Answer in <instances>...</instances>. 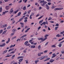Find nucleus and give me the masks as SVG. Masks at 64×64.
I'll return each instance as SVG.
<instances>
[{
  "mask_svg": "<svg viewBox=\"0 0 64 64\" xmlns=\"http://www.w3.org/2000/svg\"><path fill=\"white\" fill-rule=\"evenodd\" d=\"M2 7H1L0 8V12H2Z\"/></svg>",
  "mask_w": 64,
  "mask_h": 64,
  "instance_id": "e433bc0d",
  "label": "nucleus"
},
{
  "mask_svg": "<svg viewBox=\"0 0 64 64\" xmlns=\"http://www.w3.org/2000/svg\"><path fill=\"white\" fill-rule=\"evenodd\" d=\"M34 39H33V38H32L31 40H29L30 43H31V42H32V41H33V40Z\"/></svg>",
  "mask_w": 64,
  "mask_h": 64,
  "instance_id": "dca6fc26",
  "label": "nucleus"
},
{
  "mask_svg": "<svg viewBox=\"0 0 64 64\" xmlns=\"http://www.w3.org/2000/svg\"><path fill=\"white\" fill-rule=\"evenodd\" d=\"M10 28H11V26H9L7 28V29H9Z\"/></svg>",
  "mask_w": 64,
  "mask_h": 64,
  "instance_id": "cd10ccee",
  "label": "nucleus"
},
{
  "mask_svg": "<svg viewBox=\"0 0 64 64\" xmlns=\"http://www.w3.org/2000/svg\"><path fill=\"white\" fill-rule=\"evenodd\" d=\"M43 21V20H41L39 22V24H41V23H42V22Z\"/></svg>",
  "mask_w": 64,
  "mask_h": 64,
  "instance_id": "6ab92c4d",
  "label": "nucleus"
},
{
  "mask_svg": "<svg viewBox=\"0 0 64 64\" xmlns=\"http://www.w3.org/2000/svg\"><path fill=\"white\" fill-rule=\"evenodd\" d=\"M16 44H14L13 45H12L10 47V48H12L13 47H15V46Z\"/></svg>",
  "mask_w": 64,
  "mask_h": 64,
  "instance_id": "6e6552de",
  "label": "nucleus"
},
{
  "mask_svg": "<svg viewBox=\"0 0 64 64\" xmlns=\"http://www.w3.org/2000/svg\"><path fill=\"white\" fill-rule=\"evenodd\" d=\"M48 4L49 5H51V3L50 2H48Z\"/></svg>",
  "mask_w": 64,
  "mask_h": 64,
  "instance_id": "774afa93",
  "label": "nucleus"
},
{
  "mask_svg": "<svg viewBox=\"0 0 64 64\" xmlns=\"http://www.w3.org/2000/svg\"><path fill=\"white\" fill-rule=\"evenodd\" d=\"M46 9H47V10H49V6H48V4H46Z\"/></svg>",
  "mask_w": 64,
  "mask_h": 64,
  "instance_id": "1a4fd4ad",
  "label": "nucleus"
},
{
  "mask_svg": "<svg viewBox=\"0 0 64 64\" xmlns=\"http://www.w3.org/2000/svg\"><path fill=\"white\" fill-rule=\"evenodd\" d=\"M15 23V21L14 20H13L12 21V24H14V23Z\"/></svg>",
  "mask_w": 64,
  "mask_h": 64,
  "instance_id": "a18cd8bd",
  "label": "nucleus"
},
{
  "mask_svg": "<svg viewBox=\"0 0 64 64\" xmlns=\"http://www.w3.org/2000/svg\"><path fill=\"white\" fill-rule=\"evenodd\" d=\"M28 41H26V42H25L24 43V44L25 45H26L27 44V43H28Z\"/></svg>",
  "mask_w": 64,
  "mask_h": 64,
  "instance_id": "4be33fe9",
  "label": "nucleus"
},
{
  "mask_svg": "<svg viewBox=\"0 0 64 64\" xmlns=\"http://www.w3.org/2000/svg\"><path fill=\"white\" fill-rule=\"evenodd\" d=\"M43 17V16H42L40 17L39 18H38V20H39V19H41V18H42Z\"/></svg>",
  "mask_w": 64,
  "mask_h": 64,
  "instance_id": "b1692460",
  "label": "nucleus"
},
{
  "mask_svg": "<svg viewBox=\"0 0 64 64\" xmlns=\"http://www.w3.org/2000/svg\"><path fill=\"white\" fill-rule=\"evenodd\" d=\"M39 62V60H36L35 61V62L36 64L37 63V62Z\"/></svg>",
  "mask_w": 64,
  "mask_h": 64,
  "instance_id": "c85d7f7f",
  "label": "nucleus"
},
{
  "mask_svg": "<svg viewBox=\"0 0 64 64\" xmlns=\"http://www.w3.org/2000/svg\"><path fill=\"white\" fill-rule=\"evenodd\" d=\"M58 46L59 47H61L62 46V44H60L58 45Z\"/></svg>",
  "mask_w": 64,
  "mask_h": 64,
  "instance_id": "bb28decb",
  "label": "nucleus"
},
{
  "mask_svg": "<svg viewBox=\"0 0 64 64\" xmlns=\"http://www.w3.org/2000/svg\"><path fill=\"white\" fill-rule=\"evenodd\" d=\"M50 58H48L46 59L45 60H44V61H48V60H50Z\"/></svg>",
  "mask_w": 64,
  "mask_h": 64,
  "instance_id": "9b49d317",
  "label": "nucleus"
},
{
  "mask_svg": "<svg viewBox=\"0 0 64 64\" xmlns=\"http://www.w3.org/2000/svg\"><path fill=\"white\" fill-rule=\"evenodd\" d=\"M20 25H24V23H23L22 22H20Z\"/></svg>",
  "mask_w": 64,
  "mask_h": 64,
  "instance_id": "e2e57ef3",
  "label": "nucleus"
},
{
  "mask_svg": "<svg viewBox=\"0 0 64 64\" xmlns=\"http://www.w3.org/2000/svg\"><path fill=\"white\" fill-rule=\"evenodd\" d=\"M63 8H56L54 9V10H55V11H56V10H62V9H63Z\"/></svg>",
  "mask_w": 64,
  "mask_h": 64,
  "instance_id": "f03ea898",
  "label": "nucleus"
},
{
  "mask_svg": "<svg viewBox=\"0 0 64 64\" xmlns=\"http://www.w3.org/2000/svg\"><path fill=\"white\" fill-rule=\"evenodd\" d=\"M47 52H48V50H46L44 52V53H47Z\"/></svg>",
  "mask_w": 64,
  "mask_h": 64,
  "instance_id": "0e129e2a",
  "label": "nucleus"
},
{
  "mask_svg": "<svg viewBox=\"0 0 64 64\" xmlns=\"http://www.w3.org/2000/svg\"><path fill=\"white\" fill-rule=\"evenodd\" d=\"M5 12V13H8V10H6L5 12Z\"/></svg>",
  "mask_w": 64,
  "mask_h": 64,
  "instance_id": "864d4df0",
  "label": "nucleus"
},
{
  "mask_svg": "<svg viewBox=\"0 0 64 64\" xmlns=\"http://www.w3.org/2000/svg\"><path fill=\"white\" fill-rule=\"evenodd\" d=\"M27 14V12H25L24 13V15H26Z\"/></svg>",
  "mask_w": 64,
  "mask_h": 64,
  "instance_id": "8fccbe9b",
  "label": "nucleus"
},
{
  "mask_svg": "<svg viewBox=\"0 0 64 64\" xmlns=\"http://www.w3.org/2000/svg\"><path fill=\"white\" fill-rule=\"evenodd\" d=\"M54 61H55V60H53V59L52 58L50 60L49 62H50V63H52V62H54Z\"/></svg>",
  "mask_w": 64,
  "mask_h": 64,
  "instance_id": "7ed1b4c3",
  "label": "nucleus"
},
{
  "mask_svg": "<svg viewBox=\"0 0 64 64\" xmlns=\"http://www.w3.org/2000/svg\"><path fill=\"white\" fill-rule=\"evenodd\" d=\"M41 55V54L40 53H39L38 54V56H40Z\"/></svg>",
  "mask_w": 64,
  "mask_h": 64,
  "instance_id": "69168bd1",
  "label": "nucleus"
},
{
  "mask_svg": "<svg viewBox=\"0 0 64 64\" xmlns=\"http://www.w3.org/2000/svg\"><path fill=\"white\" fill-rule=\"evenodd\" d=\"M49 36V35L48 34H46L44 36V37H47V36Z\"/></svg>",
  "mask_w": 64,
  "mask_h": 64,
  "instance_id": "a19ab883",
  "label": "nucleus"
},
{
  "mask_svg": "<svg viewBox=\"0 0 64 64\" xmlns=\"http://www.w3.org/2000/svg\"><path fill=\"white\" fill-rule=\"evenodd\" d=\"M61 52L62 53V54H64V51H61Z\"/></svg>",
  "mask_w": 64,
  "mask_h": 64,
  "instance_id": "680f3d73",
  "label": "nucleus"
},
{
  "mask_svg": "<svg viewBox=\"0 0 64 64\" xmlns=\"http://www.w3.org/2000/svg\"><path fill=\"white\" fill-rule=\"evenodd\" d=\"M47 57H48V56H45L44 57L43 56H42L40 58H42L40 59V60H42V59H43L44 58H47Z\"/></svg>",
  "mask_w": 64,
  "mask_h": 64,
  "instance_id": "f257e3e1",
  "label": "nucleus"
},
{
  "mask_svg": "<svg viewBox=\"0 0 64 64\" xmlns=\"http://www.w3.org/2000/svg\"><path fill=\"white\" fill-rule=\"evenodd\" d=\"M13 48H12V49H10L8 50V52L11 51H13Z\"/></svg>",
  "mask_w": 64,
  "mask_h": 64,
  "instance_id": "a878e982",
  "label": "nucleus"
},
{
  "mask_svg": "<svg viewBox=\"0 0 64 64\" xmlns=\"http://www.w3.org/2000/svg\"><path fill=\"white\" fill-rule=\"evenodd\" d=\"M52 47H54L55 48L56 47V46L55 45H52Z\"/></svg>",
  "mask_w": 64,
  "mask_h": 64,
  "instance_id": "5701e85b",
  "label": "nucleus"
},
{
  "mask_svg": "<svg viewBox=\"0 0 64 64\" xmlns=\"http://www.w3.org/2000/svg\"><path fill=\"white\" fill-rule=\"evenodd\" d=\"M7 24H5L4 25V28L6 27V26H7Z\"/></svg>",
  "mask_w": 64,
  "mask_h": 64,
  "instance_id": "de8ad7c7",
  "label": "nucleus"
},
{
  "mask_svg": "<svg viewBox=\"0 0 64 64\" xmlns=\"http://www.w3.org/2000/svg\"><path fill=\"white\" fill-rule=\"evenodd\" d=\"M18 11H19V10H17V11L13 12V14H16L17 12H18Z\"/></svg>",
  "mask_w": 64,
  "mask_h": 64,
  "instance_id": "39448f33",
  "label": "nucleus"
},
{
  "mask_svg": "<svg viewBox=\"0 0 64 64\" xmlns=\"http://www.w3.org/2000/svg\"><path fill=\"white\" fill-rule=\"evenodd\" d=\"M44 2L43 3L45 5V4H46L47 3V2Z\"/></svg>",
  "mask_w": 64,
  "mask_h": 64,
  "instance_id": "4d7b16f0",
  "label": "nucleus"
},
{
  "mask_svg": "<svg viewBox=\"0 0 64 64\" xmlns=\"http://www.w3.org/2000/svg\"><path fill=\"white\" fill-rule=\"evenodd\" d=\"M30 19H32V16H31V15H30Z\"/></svg>",
  "mask_w": 64,
  "mask_h": 64,
  "instance_id": "37998d69",
  "label": "nucleus"
},
{
  "mask_svg": "<svg viewBox=\"0 0 64 64\" xmlns=\"http://www.w3.org/2000/svg\"><path fill=\"white\" fill-rule=\"evenodd\" d=\"M40 40L42 42L44 41H43V40H44V39L43 38H40Z\"/></svg>",
  "mask_w": 64,
  "mask_h": 64,
  "instance_id": "7c9ffc66",
  "label": "nucleus"
},
{
  "mask_svg": "<svg viewBox=\"0 0 64 64\" xmlns=\"http://www.w3.org/2000/svg\"><path fill=\"white\" fill-rule=\"evenodd\" d=\"M24 7V6L23 5H22L21 7V9H23Z\"/></svg>",
  "mask_w": 64,
  "mask_h": 64,
  "instance_id": "c03bdc74",
  "label": "nucleus"
},
{
  "mask_svg": "<svg viewBox=\"0 0 64 64\" xmlns=\"http://www.w3.org/2000/svg\"><path fill=\"white\" fill-rule=\"evenodd\" d=\"M22 9L23 10H25L26 9V6H25L23 7V8Z\"/></svg>",
  "mask_w": 64,
  "mask_h": 64,
  "instance_id": "f3484780",
  "label": "nucleus"
},
{
  "mask_svg": "<svg viewBox=\"0 0 64 64\" xmlns=\"http://www.w3.org/2000/svg\"><path fill=\"white\" fill-rule=\"evenodd\" d=\"M6 10H9V6H7L6 7Z\"/></svg>",
  "mask_w": 64,
  "mask_h": 64,
  "instance_id": "423d86ee",
  "label": "nucleus"
},
{
  "mask_svg": "<svg viewBox=\"0 0 64 64\" xmlns=\"http://www.w3.org/2000/svg\"><path fill=\"white\" fill-rule=\"evenodd\" d=\"M24 58V56H19L17 58V59H20V58Z\"/></svg>",
  "mask_w": 64,
  "mask_h": 64,
  "instance_id": "aec40b11",
  "label": "nucleus"
},
{
  "mask_svg": "<svg viewBox=\"0 0 64 64\" xmlns=\"http://www.w3.org/2000/svg\"><path fill=\"white\" fill-rule=\"evenodd\" d=\"M43 24H44V25H45L46 24V22H42Z\"/></svg>",
  "mask_w": 64,
  "mask_h": 64,
  "instance_id": "4c0bfd02",
  "label": "nucleus"
},
{
  "mask_svg": "<svg viewBox=\"0 0 64 64\" xmlns=\"http://www.w3.org/2000/svg\"><path fill=\"white\" fill-rule=\"evenodd\" d=\"M64 30L62 32H61L60 33V34H64Z\"/></svg>",
  "mask_w": 64,
  "mask_h": 64,
  "instance_id": "473e14b6",
  "label": "nucleus"
},
{
  "mask_svg": "<svg viewBox=\"0 0 64 64\" xmlns=\"http://www.w3.org/2000/svg\"><path fill=\"white\" fill-rule=\"evenodd\" d=\"M41 45H40L39 46H38V48L39 49H40V48H41Z\"/></svg>",
  "mask_w": 64,
  "mask_h": 64,
  "instance_id": "f704fd0d",
  "label": "nucleus"
},
{
  "mask_svg": "<svg viewBox=\"0 0 64 64\" xmlns=\"http://www.w3.org/2000/svg\"><path fill=\"white\" fill-rule=\"evenodd\" d=\"M59 27H55V30H57Z\"/></svg>",
  "mask_w": 64,
  "mask_h": 64,
  "instance_id": "72a5a7b5",
  "label": "nucleus"
},
{
  "mask_svg": "<svg viewBox=\"0 0 64 64\" xmlns=\"http://www.w3.org/2000/svg\"><path fill=\"white\" fill-rule=\"evenodd\" d=\"M45 2V1H44V0H43L42 1H40V3H43V2Z\"/></svg>",
  "mask_w": 64,
  "mask_h": 64,
  "instance_id": "2f4dec72",
  "label": "nucleus"
},
{
  "mask_svg": "<svg viewBox=\"0 0 64 64\" xmlns=\"http://www.w3.org/2000/svg\"><path fill=\"white\" fill-rule=\"evenodd\" d=\"M20 40H21V38L18 39L16 41L17 42H18V41H20Z\"/></svg>",
  "mask_w": 64,
  "mask_h": 64,
  "instance_id": "58836bf2",
  "label": "nucleus"
},
{
  "mask_svg": "<svg viewBox=\"0 0 64 64\" xmlns=\"http://www.w3.org/2000/svg\"><path fill=\"white\" fill-rule=\"evenodd\" d=\"M56 37H61V36L59 35V34H58L56 36Z\"/></svg>",
  "mask_w": 64,
  "mask_h": 64,
  "instance_id": "393cba45",
  "label": "nucleus"
},
{
  "mask_svg": "<svg viewBox=\"0 0 64 64\" xmlns=\"http://www.w3.org/2000/svg\"><path fill=\"white\" fill-rule=\"evenodd\" d=\"M7 30H5L2 33V34H5V33H6V32H7Z\"/></svg>",
  "mask_w": 64,
  "mask_h": 64,
  "instance_id": "412c9836",
  "label": "nucleus"
},
{
  "mask_svg": "<svg viewBox=\"0 0 64 64\" xmlns=\"http://www.w3.org/2000/svg\"><path fill=\"white\" fill-rule=\"evenodd\" d=\"M47 37L45 38L44 39L43 41H45V40H46V39H47Z\"/></svg>",
  "mask_w": 64,
  "mask_h": 64,
  "instance_id": "09e8293b",
  "label": "nucleus"
},
{
  "mask_svg": "<svg viewBox=\"0 0 64 64\" xmlns=\"http://www.w3.org/2000/svg\"><path fill=\"white\" fill-rule=\"evenodd\" d=\"M21 12H19L18 13L17 15L18 16H20L21 15Z\"/></svg>",
  "mask_w": 64,
  "mask_h": 64,
  "instance_id": "a211bd4d",
  "label": "nucleus"
},
{
  "mask_svg": "<svg viewBox=\"0 0 64 64\" xmlns=\"http://www.w3.org/2000/svg\"><path fill=\"white\" fill-rule=\"evenodd\" d=\"M2 32H3V30H0V34H1V33H2Z\"/></svg>",
  "mask_w": 64,
  "mask_h": 64,
  "instance_id": "c9c22d12",
  "label": "nucleus"
},
{
  "mask_svg": "<svg viewBox=\"0 0 64 64\" xmlns=\"http://www.w3.org/2000/svg\"><path fill=\"white\" fill-rule=\"evenodd\" d=\"M8 51V50H6L4 51L2 53V54H5V53H6Z\"/></svg>",
  "mask_w": 64,
  "mask_h": 64,
  "instance_id": "ddd939ff",
  "label": "nucleus"
},
{
  "mask_svg": "<svg viewBox=\"0 0 64 64\" xmlns=\"http://www.w3.org/2000/svg\"><path fill=\"white\" fill-rule=\"evenodd\" d=\"M31 10H30L29 11H28V14H29V13H30V12H31Z\"/></svg>",
  "mask_w": 64,
  "mask_h": 64,
  "instance_id": "ea45409f",
  "label": "nucleus"
},
{
  "mask_svg": "<svg viewBox=\"0 0 64 64\" xmlns=\"http://www.w3.org/2000/svg\"><path fill=\"white\" fill-rule=\"evenodd\" d=\"M50 23H54V21H50Z\"/></svg>",
  "mask_w": 64,
  "mask_h": 64,
  "instance_id": "6e6d98bb",
  "label": "nucleus"
},
{
  "mask_svg": "<svg viewBox=\"0 0 64 64\" xmlns=\"http://www.w3.org/2000/svg\"><path fill=\"white\" fill-rule=\"evenodd\" d=\"M27 19H25L24 20V22H27Z\"/></svg>",
  "mask_w": 64,
  "mask_h": 64,
  "instance_id": "49530a36",
  "label": "nucleus"
},
{
  "mask_svg": "<svg viewBox=\"0 0 64 64\" xmlns=\"http://www.w3.org/2000/svg\"><path fill=\"white\" fill-rule=\"evenodd\" d=\"M51 19H52V18H51V17H50L49 18H48V20H51Z\"/></svg>",
  "mask_w": 64,
  "mask_h": 64,
  "instance_id": "79ce46f5",
  "label": "nucleus"
},
{
  "mask_svg": "<svg viewBox=\"0 0 64 64\" xmlns=\"http://www.w3.org/2000/svg\"><path fill=\"white\" fill-rule=\"evenodd\" d=\"M10 38H8V40L6 42V44H7L9 43L10 42Z\"/></svg>",
  "mask_w": 64,
  "mask_h": 64,
  "instance_id": "9d476101",
  "label": "nucleus"
},
{
  "mask_svg": "<svg viewBox=\"0 0 64 64\" xmlns=\"http://www.w3.org/2000/svg\"><path fill=\"white\" fill-rule=\"evenodd\" d=\"M59 16L60 17H64V16L62 15H60Z\"/></svg>",
  "mask_w": 64,
  "mask_h": 64,
  "instance_id": "052dcab7",
  "label": "nucleus"
},
{
  "mask_svg": "<svg viewBox=\"0 0 64 64\" xmlns=\"http://www.w3.org/2000/svg\"><path fill=\"white\" fill-rule=\"evenodd\" d=\"M24 49V48H22L20 49V50H22Z\"/></svg>",
  "mask_w": 64,
  "mask_h": 64,
  "instance_id": "603ef678",
  "label": "nucleus"
},
{
  "mask_svg": "<svg viewBox=\"0 0 64 64\" xmlns=\"http://www.w3.org/2000/svg\"><path fill=\"white\" fill-rule=\"evenodd\" d=\"M27 35L26 34H25L24 35V36H22L21 38H23V37H25Z\"/></svg>",
  "mask_w": 64,
  "mask_h": 64,
  "instance_id": "c756f323",
  "label": "nucleus"
},
{
  "mask_svg": "<svg viewBox=\"0 0 64 64\" xmlns=\"http://www.w3.org/2000/svg\"><path fill=\"white\" fill-rule=\"evenodd\" d=\"M25 61H26V64H27L28 63V61L27 60H25Z\"/></svg>",
  "mask_w": 64,
  "mask_h": 64,
  "instance_id": "13d9d810",
  "label": "nucleus"
},
{
  "mask_svg": "<svg viewBox=\"0 0 64 64\" xmlns=\"http://www.w3.org/2000/svg\"><path fill=\"white\" fill-rule=\"evenodd\" d=\"M23 58L20 59L19 60V62H22L23 61Z\"/></svg>",
  "mask_w": 64,
  "mask_h": 64,
  "instance_id": "2eb2a0df",
  "label": "nucleus"
},
{
  "mask_svg": "<svg viewBox=\"0 0 64 64\" xmlns=\"http://www.w3.org/2000/svg\"><path fill=\"white\" fill-rule=\"evenodd\" d=\"M54 15L55 16H56H56H57V13H55Z\"/></svg>",
  "mask_w": 64,
  "mask_h": 64,
  "instance_id": "bf43d9fd",
  "label": "nucleus"
},
{
  "mask_svg": "<svg viewBox=\"0 0 64 64\" xmlns=\"http://www.w3.org/2000/svg\"><path fill=\"white\" fill-rule=\"evenodd\" d=\"M12 32H16L17 31V30L16 29H14L12 30Z\"/></svg>",
  "mask_w": 64,
  "mask_h": 64,
  "instance_id": "4468645a",
  "label": "nucleus"
},
{
  "mask_svg": "<svg viewBox=\"0 0 64 64\" xmlns=\"http://www.w3.org/2000/svg\"><path fill=\"white\" fill-rule=\"evenodd\" d=\"M30 45V44H27L26 45V46H29Z\"/></svg>",
  "mask_w": 64,
  "mask_h": 64,
  "instance_id": "5fc2aeb1",
  "label": "nucleus"
},
{
  "mask_svg": "<svg viewBox=\"0 0 64 64\" xmlns=\"http://www.w3.org/2000/svg\"><path fill=\"white\" fill-rule=\"evenodd\" d=\"M30 28H28L26 29V30L28 31V30H30Z\"/></svg>",
  "mask_w": 64,
  "mask_h": 64,
  "instance_id": "338daca9",
  "label": "nucleus"
},
{
  "mask_svg": "<svg viewBox=\"0 0 64 64\" xmlns=\"http://www.w3.org/2000/svg\"><path fill=\"white\" fill-rule=\"evenodd\" d=\"M35 47V46L34 45L32 46H31V48H34Z\"/></svg>",
  "mask_w": 64,
  "mask_h": 64,
  "instance_id": "f8f14e48",
  "label": "nucleus"
},
{
  "mask_svg": "<svg viewBox=\"0 0 64 64\" xmlns=\"http://www.w3.org/2000/svg\"><path fill=\"white\" fill-rule=\"evenodd\" d=\"M23 19H24V18H23V17H22L21 18H20L19 20L18 21V22H20V21H22V20Z\"/></svg>",
  "mask_w": 64,
  "mask_h": 64,
  "instance_id": "0eeeda50",
  "label": "nucleus"
},
{
  "mask_svg": "<svg viewBox=\"0 0 64 64\" xmlns=\"http://www.w3.org/2000/svg\"><path fill=\"white\" fill-rule=\"evenodd\" d=\"M5 43H4L2 45H0V47H4V46H5Z\"/></svg>",
  "mask_w": 64,
  "mask_h": 64,
  "instance_id": "20e7f679",
  "label": "nucleus"
},
{
  "mask_svg": "<svg viewBox=\"0 0 64 64\" xmlns=\"http://www.w3.org/2000/svg\"><path fill=\"white\" fill-rule=\"evenodd\" d=\"M41 28V26H39L38 28V29L39 30H40V28Z\"/></svg>",
  "mask_w": 64,
  "mask_h": 64,
  "instance_id": "3c124183",
  "label": "nucleus"
}]
</instances>
